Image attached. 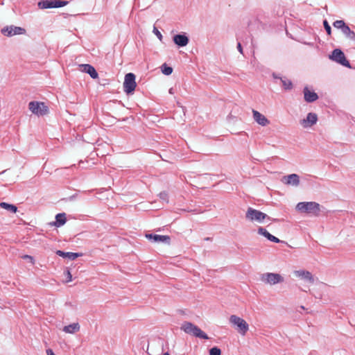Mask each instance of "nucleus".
<instances>
[{"instance_id": "13", "label": "nucleus", "mask_w": 355, "mask_h": 355, "mask_svg": "<svg viewBox=\"0 0 355 355\" xmlns=\"http://www.w3.org/2000/svg\"><path fill=\"white\" fill-rule=\"evenodd\" d=\"M317 120L318 116L315 114L309 113L306 119H302L300 123L304 128H308L316 123Z\"/></svg>"}, {"instance_id": "25", "label": "nucleus", "mask_w": 355, "mask_h": 355, "mask_svg": "<svg viewBox=\"0 0 355 355\" xmlns=\"http://www.w3.org/2000/svg\"><path fill=\"white\" fill-rule=\"evenodd\" d=\"M283 87L285 89L289 90L291 89L293 87L292 82L286 78H281Z\"/></svg>"}, {"instance_id": "3", "label": "nucleus", "mask_w": 355, "mask_h": 355, "mask_svg": "<svg viewBox=\"0 0 355 355\" xmlns=\"http://www.w3.org/2000/svg\"><path fill=\"white\" fill-rule=\"evenodd\" d=\"M230 322L236 327L238 332L243 336L245 335L249 329V325L246 321L237 315H232L230 317Z\"/></svg>"}, {"instance_id": "30", "label": "nucleus", "mask_w": 355, "mask_h": 355, "mask_svg": "<svg viewBox=\"0 0 355 355\" xmlns=\"http://www.w3.org/2000/svg\"><path fill=\"white\" fill-rule=\"evenodd\" d=\"M323 24H324V27L327 34L329 35H331V26L328 24L327 21L324 20V22H323Z\"/></svg>"}, {"instance_id": "7", "label": "nucleus", "mask_w": 355, "mask_h": 355, "mask_svg": "<svg viewBox=\"0 0 355 355\" xmlns=\"http://www.w3.org/2000/svg\"><path fill=\"white\" fill-rule=\"evenodd\" d=\"M137 87L135 76L132 73H128L125 76L123 89L125 93L130 94L135 91Z\"/></svg>"}, {"instance_id": "35", "label": "nucleus", "mask_w": 355, "mask_h": 355, "mask_svg": "<svg viewBox=\"0 0 355 355\" xmlns=\"http://www.w3.org/2000/svg\"><path fill=\"white\" fill-rule=\"evenodd\" d=\"M46 354H47V355H55L53 353V350L51 349H49L46 350Z\"/></svg>"}, {"instance_id": "22", "label": "nucleus", "mask_w": 355, "mask_h": 355, "mask_svg": "<svg viewBox=\"0 0 355 355\" xmlns=\"http://www.w3.org/2000/svg\"><path fill=\"white\" fill-rule=\"evenodd\" d=\"M55 219H56V221H55V225L57 227H60L61 225H63L66 223V220H67L66 215L64 213L58 214L56 215Z\"/></svg>"}, {"instance_id": "10", "label": "nucleus", "mask_w": 355, "mask_h": 355, "mask_svg": "<svg viewBox=\"0 0 355 355\" xmlns=\"http://www.w3.org/2000/svg\"><path fill=\"white\" fill-rule=\"evenodd\" d=\"M68 1H39L37 6L40 9L60 8L67 5Z\"/></svg>"}, {"instance_id": "5", "label": "nucleus", "mask_w": 355, "mask_h": 355, "mask_svg": "<svg viewBox=\"0 0 355 355\" xmlns=\"http://www.w3.org/2000/svg\"><path fill=\"white\" fill-rule=\"evenodd\" d=\"M245 216L246 218L250 221H256L258 223H262L266 218L270 219V217L267 214L251 207L248 209Z\"/></svg>"}, {"instance_id": "17", "label": "nucleus", "mask_w": 355, "mask_h": 355, "mask_svg": "<svg viewBox=\"0 0 355 355\" xmlns=\"http://www.w3.org/2000/svg\"><path fill=\"white\" fill-rule=\"evenodd\" d=\"M146 237L148 239H153L155 242H164L168 243L170 242V237L168 236L157 235V234H146Z\"/></svg>"}, {"instance_id": "12", "label": "nucleus", "mask_w": 355, "mask_h": 355, "mask_svg": "<svg viewBox=\"0 0 355 355\" xmlns=\"http://www.w3.org/2000/svg\"><path fill=\"white\" fill-rule=\"evenodd\" d=\"M80 70L83 72L89 74V76L96 79L98 78V73L95 68L89 64H83L79 65Z\"/></svg>"}, {"instance_id": "21", "label": "nucleus", "mask_w": 355, "mask_h": 355, "mask_svg": "<svg viewBox=\"0 0 355 355\" xmlns=\"http://www.w3.org/2000/svg\"><path fill=\"white\" fill-rule=\"evenodd\" d=\"M56 254L62 257H68L69 259L71 260H74L76 258L79 257V254L78 253H73V252H64L61 250H58L56 252Z\"/></svg>"}, {"instance_id": "19", "label": "nucleus", "mask_w": 355, "mask_h": 355, "mask_svg": "<svg viewBox=\"0 0 355 355\" xmlns=\"http://www.w3.org/2000/svg\"><path fill=\"white\" fill-rule=\"evenodd\" d=\"M258 233L261 235H263V236L267 238L270 241H272L274 243H279L280 242V240L278 238L270 234L266 230H265L263 227H259L258 229Z\"/></svg>"}, {"instance_id": "34", "label": "nucleus", "mask_w": 355, "mask_h": 355, "mask_svg": "<svg viewBox=\"0 0 355 355\" xmlns=\"http://www.w3.org/2000/svg\"><path fill=\"white\" fill-rule=\"evenodd\" d=\"M237 49L240 53H243V49L240 42L238 43Z\"/></svg>"}, {"instance_id": "11", "label": "nucleus", "mask_w": 355, "mask_h": 355, "mask_svg": "<svg viewBox=\"0 0 355 355\" xmlns=\"http://www.w3.org/2000/svg\"><path fill=\"white\" fill-rule=\"evenodd\" d=\"M282 182L286 185L297 187L300 184V177L295 173L285 175L282 178Z\"/></svg>"}, {"instance_id": "31", "label": "nucleus", "mask_w": 355, "mask_h": 355, "mask_svg": "<svg viewBox=\"0 0 355 355\" xmlns=\"http://www.w3.org/2000/svg\"><path fill=\"white\" fill-rule=\"evenodd\" d=\"M22 259H27V260H28V261H29L32 264H35V260H34L33 257H31V256H30V255H27V254L24 255V256L22 257Z\"/></svg>"}, {"instance_id": "9", "label": "nucleus", "mask_w": 355, "mask_h": 355, "mask_svg": "<svg viewBox=\"0 0 355 355\" xmlns=\"http://www.w3.org/2000/svg\"><path fill=\"white\" fill-rule=\"evenodd\" d=\"M26 32L25 29L17 26H6L1 30V33L8 37L13 36L15 35H22Z\"/></svg>"}, {"instance_id": "16", "label": "nucleus", "mask_w": 355, "mask_h": 355, "mask_svg": "<svg viewBox=\"0 0 355 355\" xmlns=\"http://www.w3.org/2000/svg\"><path fill=\"white\" fill-rule=\"evenodd\" d=\"M303 92H304V100H305V101H306L308 103L314 102L318 98V94L315 92L311 91L306 87H304Z\"/></svg>"}, {"instance_id": "29", "label": "nucleus", "mask_w": 355, "mask_h": 355, "mask_svg": "<svg viewBox=\"0 0 355 355\" xmlns=\"http://www.w3.org/2000/svg\"><path fill=\"white\" fill-rule=\"evenodd\" d=\"M159 196L161 200L165 201L166 202H168V195L166 191H162L159 194Z\"/></svg>"}, {"instance_id": "33", "label": "nucleus", "mask_w": 355, "mask_h": 355, "mask_svg": "<svg viewBox=\"0 0 355 355\" xmlns=\"http://www.w3.org/2000/svg\"><path fill=\"white\" fill-rule=\"evenodd\" d=\"M67 277H68V279H67V282H71V272H69V270H67Z\"/></svg>"}, {"instance_id": "23", "label": "nucleus", "mask_w": 355, "mask_h": 355, "mask_svg": "<svg viewBox=\"0 0 355 355\" xmlns=\"http://www.w3.org/2000/svg\"><path fill=\"white\" fill-rule=\"evenodd\" d=\"M0 207L4 209H6L10 212L16 213L17 211V207L12 204L2 202L0 203Z\"/></svg>"}, {"instance_id": "15", "label": "nucleus", "mask_w": 355, "mask_h": 355, "mask_svg": "<svg viewBox=\"0 0 355 355\" xmlns=\"http://www.w3.org/2000/svg\"><path fill=\"white\" fill-rule=\"evenodd\" d=\"M253 117L255 121L262 126H266L269 124L270 121L267 118L257 110H252Z\"/></svg>"}, {"instance_id": "20", "label": "nucleus", "mask_w": 355, "mask_h": 355, "mask_svg": "<svg viewBox=\"0 0 355 355\" xmlns=\"http://www.w3.org/2000/svg\"><path fill=\"white\" fill-rule=\"evenodd\" d=\"M80 330V325L78 322L64 327L63 331L67 334H74Z\"/></svg>"}, {"instance_id": "24", "label": "nucleus", "mask_w": 355, "mask_h": 355, "mask_svg": "<svg viewBox=\"0 0 355 355\" xmlns=\"http://www.w3.org/2000/svg\"><path fill=\"white\" fill-rule=\"evenodd\" d=\"M343 33L349 39L354 40L355 39V33L349 28L347 25H345L342 30Z\"/></svg>"}, {"instance_id": "4", "label": "nucleus", "mask_w": 355, "mask_h": 355, "mask_svg": "<svg viewBox=\"0 0 355 355\" xmlns=\"http://www.w3.org/2000/svg\"><path fill=\"white\" fill-rule=\"evenodd\" d=\"M31 112L37 116H44L49 112L48 107L43 102L31 101L28 104Z\"/></svg>"}, {"instance_id": "8", "label": "nucleus", "mask_w": 355, "mask_h": 355, "mask_svg": "<svg viewBox=\"0 0 355 355\" xmlns=\"http://www.w3.org/2000/svg\"><path fill=\"white\" fill-rule=\"evenodd\" d=\"M261 280L266 284L274 285L284 282V278L279 274L268 272L262 275Z\"/></svg>"}, {"instance_id": "14", "label": "nucleus", "mask_w": 355, "mask_h": 355, "mask_svg": "<svg viewBox=\"0 0 355 355\" xmlns=\"http://www.w3.org/2000/svg\"><path fill=\"white\" fill-rule=\"evenodd\" d=\"M294 274L297 277L309 282L310 284H313L314 282L313 276L310 272L307 270H296L294 272Z\"/></svg>"}, {"instance_id": "36", "label": "nucleus", "mask_w": 355, "mask_h": 355, "mask_svg": "<svg viewBox=\"0 0 355 355\" xmlns=\"http://www.w3.org/2000/svg\"><path fill=\"white\" fill-rule=\"evenodd\" d=\"M163 355H169V354L168 352H166Z\"/></svg>"}, {"instance_id": "32", "label": "nucleus", "mask_w": 355, "mask_h": 355, "mask_svg": "<svg viewBox=\"0 0 355 355\" xmlns=\"http://www.w3.org/2000/svg\"><path fill=\"white\" fill-rule=\"evenodd\" d=\"M153 33L157 35V37L159 39V40H162V35L161 34V33L158 31V29L156 27H154Z\"/></svg>"}, {"instance_id": "18", "label": "nucleus", "mask_w": 355, "mask_h": 355, "mask_svg": "<svg viewBox=\"0 0 355 355\" xmlns=\"http://www.w3.org/2000/svg\"><path fill=\"white\" fill-rule=\"evenodd\" d=\"M173 41L180 46H185L189 43V38L184 35H176L173 37Z\"/></svg>"}, {"instance_id": "28", "label": "nucleus", "mask_w": 355, "mask_h": 355, "mask_svg": "<svg viewBox=\"0 0 355 355\" xmlns=\"http://www.w3.org/2000/svg\"><path fill=\"white\" fill-rule=\"evenodd\" d=\"M220 354H221V350L216 347H212L209 350V355H220Z\"/></svg>"}, {"instance_id": "6", "label": "nucleus", "mask_w": 355, "mask_h": 355, "mask_svg": "<svg viewBox=\"0 0 355 355\" xmlns=\"http://www.w3.org/2000/svg\"><path fill=\"white\" fill-rule=\"evenodd\" d=\"M330 59L345 66L348 68H351V65L349 61L347 60L344 53L340 49H334L330 55Z\"/></svg>"}, {"instance_id": "26", "label": "nucleus", "mask_w": 355, "mask_h": 355, "mask_svg": "<svg viewBox=\"0 0 355 355\" xmlns=\"http://www.w3.org/2000/svg\"><path fill=\"white\" fill-rule=\"evenodd\" d=\"M162 72L166 76L171 75L173 72V68L164 64L162 66Z\"/></svg>"}, {"instance_id": "27", "label": "nucleus", "mask_w": 355, "mask_h": 355, "mask_svg": "<svg viewBox=\"0 0 355 355\" xmlns=\"http://www.w3.org/2000/svg\"><path fill=\"white\" fill-rule=\"evenodd\" d=\"M334 26L336 28H340L341 30L343 29L344 26L346 25L345 21L343 20H337L334 22L333 24Z\"/></svg>"}, {"instance_id": "1", "label": "nucleus", "mask_w": 355, "mask_h": 355, "mask_svg": "<svg viewBox=\"0 0 355 355\" xmlns=\"http://www.w3.org/2000/svg\"><path fill=\"white\" fill-rule=\"evenodd\" d=\"M296 209L302 213L318 215L320 205L315 202H301L297 204Z\"/></svg>"}, {"instance_id": "2", "label": "nucleus", "mask_w": 355, "mask_h": 355, "mask_svg": "<svg viewBox=\"0 0 355 355\" xmlns=\"http://www.w3.org/2000/svg\"><path fill=\"white\" fill-rule=\"evenodd\" d=\"M181 329L187 334H191L196 337L202 338V339H209L207 335L203 332L199 327L196 326L195 324L186 322H184Z\"/></svg>"}]
</instances>
